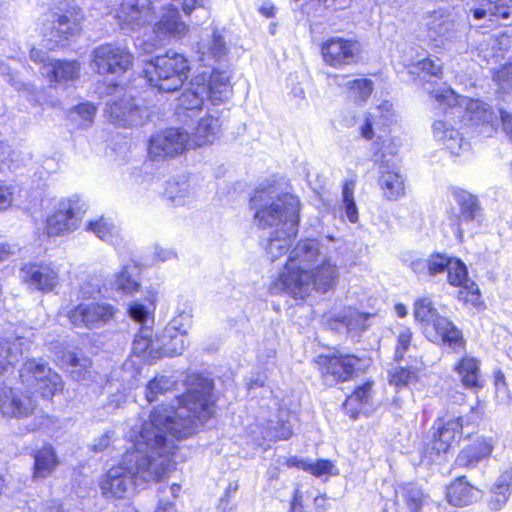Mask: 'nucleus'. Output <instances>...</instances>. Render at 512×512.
Instances as JSON below:
<instances>
[{
  "label": "nucleus",
  "instance_id": "obj_60",
  "mask_svg": "<svg viewBox=\"0 0 512 512\" xmlns=\"http://www.w3.org/2000/svg\"><path fill=\"white\" fill-rule=\"evenodd\" d=\"M32 160L30 152H24L18 149H11L8 155L3 158V161L7 162L11 169H18L22 166H26Z\"/></svg>",
  "mask_w": 512,
  "mask_h": 512
},
{
  "label": "nucleus",
  "instance_id": "obj_56",
  "mask_svg": "<svg viewBox=\"0 0 512 512\" xmlns=\"http://www.w3.org/2000/svg\"><path fill=\"white\" fill-rule=\"evenodd\" d=\"M158 491L161 496L155 512H176L174 504L168 499V496L175 498L180 491V486L175 483L170 486L162 485Z\"/></svg>",
  "mask_w": 512,
  "mask_h": 512
},
{
  "label": "nucleus",
  "instance_id": "obj_38",
  "mask_svg": "<svg viewBox=\"0 0 512 512\" xmlns=\"http://www.w3.org/2000/svg\"><path fill=\"white\" fill-rule=\"evenodd\" d=\"M227 52L228 48L223 37L214 32L211 39L200 47L199 53L201 57L199 60L203 62V65L211 66L216 62L222 61L226 57Z\"/></svg>",
  "mask_w": 512,
  "mask_h": 512
},
{
  "label": "nucleus",
  "instance_id": "obj_24",
  "mask_svg": "<svg viewBox=\"0 0 512 512\" xmlns=\"http://www.w3.org/2000/svg\"><path fill=\"white\" fill-rule=\"evenodd\" d=\"M199 79L201 91L205 92V95L213 105L225 102L232 95L230 76L227 72L213 70L207 83L203 77Z\"/></svg>",
  "mask_w": 512,
  "mask_h": 512
},
{
  "label": "nucleus",
  "instance_id": "obj_31",
  "mask_svg": "<svg viewBox=\"0 0 512 512\" xmlns=\"http://www.w3.org/2000/svg\"><path fill=\"white\" fill-rule=\"evenodd\" d=\"M446 496L451 505L464 507L478 501L482 493L478 488L465 481L464 477H460L447 488Z\"/></svg>",
  "mask_w": 512,
  "mask_h": 512
},
{
  "label": "nucleus",
  "instance_id": "obj_52",
  "mask_svg": "<svg viewBox=\"0 0 512 512\" xmlns=\"http://www.w3.org/2000/svg\"><path fill=\"white\" fill-rule=\"evenodd\" d=\"M402 495L411 512H419L421 507L426 505L429 501L428 496L413 484L404 486L402 489Z\"/></svg>",
  "mask_w": 512,
  "mask_h": 512
},
{
  "label": "nucleus",
  "instance_id": "obj_40",
  "mask_svg": "<svg viewBox=\"0 0 512 512\" xmlns=\"http://www.w3.org/2000/svg\"><path fill=\"white\" fill-rule=\"evenodd\" d=\"M392 116L391 104L388 102L378 106L375 111L367 114L364 124L361 126V135L367 140L374 137V128L386 125Z\"/></svg>",
  "mask_w": 512,
  "mask_h": 512
},
{
  "label": "nucleus",
  "instance_id": "obj_57",
  "mask_svg": "<svg viewBox=\"0 0 512 512\" xmlns=\"http://www.w3.org/2000/svg\"><path fill=\"white\" fill-rule=\"evenodd\" d=\"M91 360L88 357L83 355H75V359L71 361L66 368L68 372H70L71 376L76 381L85 380L86 374L89 373V369L91 368Z\"/></svg>",
  "mask_w": 512,
  "mask_h": 512
},
{
  "label": "nucleus",
  "instance_id": "obj_20",
  "mask_svg": "<svg viewBox=\"0 0 512 512\" xmlns=\"http://www.w3.org/2000/svg\"><path fill=\"white\" fill-rule=\"evenodd\" d=\"M360 45L356 41L340 37L330 38L321 47L322 57L328 65L341 68L357 61Z\"/></svg>",
  "mask_w": 512,
  "mask_h": 512
},
{
  "label": "nucleus",
  "instance_id": "obj_50",
  "mask_svg": "<svg viewBox=\"0 0 512 512\" xmlns=\"http://www.w3.org/2000/svg\"><path fill=\"white\" fill-rule=\"evenodd\" d=\"M293 434L290 419L279 417L276 422H270L262 432L263 439L269 441L287 440Z\"/></svg>",
  "mask_w": 512,
  "mask_h": 512
},
{
  "label": "nucleus",
  "instance_id": "obj_6",
  "mask_svg": "<svg viewBox=\"0 0 512 512\" xmlns=\"http://www.w3.org/2000/svg\"><path fill=\"white\" fill-rule=\"evenodd\" d=\"M189 71L187 58L176 52L151 59L143 70L150 85L165 93L180 89L188 79Z\"/></svg>",
  "mask_w": 512,
  "mask_h": 512
},
{
  "label": "nucleus",
  "instance_id": "obj_9",
  "mask_svg": "<svg viewBox=\"0 0 512 512\" xmlns=\"http://www.w3.org/2000/svg\"><path fill=\"white\" fill-rule=\"evenodd\" d=\"M133 59L127 46L116 42L105 43L93 49L90 67L100 75H122L132 67Z\"/></svg>",
  "mask_w": 512,
  "mask_h": 512
},
{
  "label": "nucleus",
  "instance_id": "obj_64",
  "mask_svg": "<svg viewBox=\"0 0 512 512\" xmlns=\"http://www.w3.org/2000/svg\"><path fill=\"white\" fill-rule=\"evenodd\" d=\"M128 312L134 321L142 324V327H148L147 323L149 322V313L144 305L133 303L129 306Z\"/></svg>",
  "mask_w": 512,
  "mask_h": 512
},
{
  "label": "nucleus",
  "instance_id": "obj_44",
  "mask_svg": "<svg viewBox=\"0 0 512 512\" xmlns=\"http://www.w3.org/2000/svg\"><path fill=\"white\" fill-rule=\"evenodd\" d=\"M372 383L366 382L359 386L351 395H349L343 404V408L352 419H356L361 407L367 404L371 396Z\"/></svg>",
  "mask_w": 512,
  "mask_h": 512
},
{
  "label": "nucleus",
  "instance_id": "obj_15",
  "mask_svg": "<svg viewBox=\"0 0 512 512\" xmlns=\"http://www.w3.org/2000/svg\"><path fill=\"white\" fill-rule=\"evenodd\" d=\"M83 214V204L78 199L61 201L56 211L47 217L45 234L48 237H57L75 231Z\"/></svg>",
  "mask_w": 512,
  "mask_h": 512
},
{
  "label": "nucleus",
  "instance_id": "obj_28",
  "mask_svg": "<svg viewBox=\"0 0 512 512\" xmlns=\"http://www.w3.org/2000/svg\"><path fill=\"white\" fill-rule=\"evenodd\" d=\"M223 123L219 111L210 112L198 122L191 143L198 147L212 144L221 135Z\"/></svg>",
  "mask_w": 512,
  "mask_h": 512
},
{
  "label": "nucleus",
  "instance_id": "obj_14",
  "mask_svg": "<svg viewBox=\"0 0 512 512\" xmlns=\"http://www.w3.org/2000/svg\"><path fill=\"white\" fill-rule=\"evenodd\" d=\"M315 363L324 381L333 385L349 380L361 368L362 359L353 354L337 352L332 355H320Z\"/></svg>",
  "mask_w": 512,
  "mask_h": 512
},
{
  "label": "nucleus",
  "instance_id": "obj_43",
  "mask_svg": "<svg viewBox=\"0 0 512 512\" xmlns=\"http://www.w3.org/2000/svg\"><path fill=\"white\" fill-rule=\"evenodd\" d=\"M151 337L152 330L150 327H141L139 334L136 335L132 344L133 354L143 357L145 360H151L158 357L159 351L154 347L155 343Z\"/></svg>",
  "mask_w": 512,
  "mask_h": 512
},
{
  "label": "nucleus",
  "instance_id": "obj_34",
  "mask_svg": "<svg viewBox=\"0 0 512 512\" xmlns=\"http://www.w3.org/2000/svg\"><path fill=\"white\" fill-rule=\"evenodd\" d=\"M345 78L346 76L343 75L329 76V79H331L334 84L347 89L348 96L353 99L355 103H358L359 105L366 103L373 92V82L366 78L354 79L345 82Z\"/></svg>",
  "mask_w": 512,
  "mask_h": 512
},
{
  "label": "nucleus",
  "instance_id": "obj_30",
  "mask_svg": "<svg viewBox=\"0 0 512 512\" xmlns=\"http://www.w3.org/2000/svg\"><path fill=\"white\" fill-rule=\"evenodd\" d=\"M512 495V470L502 472L492 484L487 506L491 511H501Z\"/></svg>",
  "mask_w": 512,
  "mask_h": 512
},
{
  "label": "nucleus",
  "instance_id": "obj_61",
  "mask_svg": "<svg viewBox=\"0 0 512 512\" xmlns=\"http://www.w3.org/2000/svg\"><path fill=\"white\" fill-rule=\"evenodd\" d=\"M494 80L503 91L512 90V64H504L500 69L495 71Z\"/></svg>",
  "mask_w": 512,
  "mask_h": 512
},
{
  "label": "nucleus",
  "instance_id": "obj_49",
  "mask_svg": "<svg viewBox=\"0 0 512 512\" xmlns=\"http://www.w3.org/2000/svg\"><path fill=\"white\" fill-rule=\"evenodd\" d=\"M175 381L166 376L155 377L148 382L145 390V397L149 403L159 401L175 386Z\"/></svg>",
  "mask_w": 512,
  "mask_h": 512
},
{
  "label": "nucleus",
  "instance_id": "obj_48",
  "mask_svg": "<svg viewBox=\"0 0 512 512\" xmlns=\"http://www.w3.org/2000/svg\"><path fill=\"white\" fill-rule=\"evenodd\" d=\"M165 195L172 204L181 206L191 198V187L187 180L169 181L165 188Z\"/></svg>",
  "mask_w": 512,
  "mask_h": 512
},
{
  "label": "nucleus",
  "instance_id": "obj_41",
  "mask_svg": "<svg viewBox=\"0 0 512 512\" xmlns=\"http://www.w3.org/2000/svg\"><path fill=\"white\" fill-rule=\"evenodd\" d=\"M24 343L23 338H15L13 341L0 339V374L20 360Z\"/></svg>",
  "mask_w": 512,
  "mask_h": 512
},
{
  "label": "nucleus",
  "instance_id": "obj_29",
  "mask_svg": "<svg viewBox=\"0 0 512 512\" xmlns=\"http://www.w3.org/2000/svg\"><path fill=\"white\" fill-rule=\"evenodd\" d=\"M435 141L444 145L451 154L458 155L468 147L462 135L448 121L437 120L432 125Z\"/></svg>",
  "mask_w": 512,
  "mask_h": 512
},
{
  "label": "nucleus",
  "instance_id": "obj_16",
  "mask_svg": "<svg viewBox=\"0 0 512 512\" xmlns=\"http://www.w3.org/2000/svg\"><path fill=\"white\" fill-rule=\"evenodd\" d=\"M37 400L27 391L17 387H0V414L8 419L24 420L37 410Z\"/></svg>",
  "mask_w": 512,
  "mask_h": 512
},
{
  "label": "nucleus",
  "instance_id": "obj_3",
  "mask_svg": "<svg viewBox=\"0 0 512 512\" xmlns=\"http://www.w3.org/2000/svg\"><path fill=\"white\" fill-rule=\"evenodd\" d=\"M258 227L283 228L292 220L299 222V200L290 193L282 192L275 184L261 185L250 199Z\"/></svg>",
  "mask_w": 512,
  "mask_h": 512
},
{
  "label": "nucleus",
  "instance_id": "obj_62",
  "mask_svg": "<svg viewBox=\"0 0 512 512\" xmlns=\"http://www.w3.org/2000/svg\"><path fill=\"white\" fill-rule=\"evenodd\" d=\"M333 467L334 465L331 461L320 459L315 463L303 464L302 469L312 473L314 476L320 477L332 474Z\"/></svg>",
  "mask_w": 512,
  "mask_h": 512
},
{
  "label": "nucleus",
  "instance_id": "obj_17",
  "mask_svg": "<svg viewBox=\"0 0 512 512\" xmlns=\"http://www.w3.org/2000/svg\"><path fill=\"white\" fill-rule=\"evenodd\" d=\"M70 323L75 327L98 328L114 316V308L106 303H80L66 312Z\"/></svg>",
  "mask_w": 512,
  "mask_h": 512
},
{
  "label": "nucleus",
  "instance_id": "obj_21",
  "mask_svg": "<svg viewBox=\"0 0 512 512\" xmlns=\"http://www.w3.org/2000/svg\"><path fill=\"white\" fill-rule=\"evenodd\" d=\"M452 196L459 208L456 231L461 237L464 231L463 225L474 228L482 223V208L478 198L466 190L456 188L453 190Z\"/></svg>",
  "mask_w": 512,
  "mask_h": 512
},
{
  "label": "nucleus",
  "instance_id": "obj_4",
  "mask_svg": "<svg viewBox=\"0 0 512 512\" xmlns=\"http://www.w3.org/2000/svg\"><path fill=\"white\" fill-rule=\"evenodd\" d=\"M439 105H447L453 115L461 117V122L484 137L497 132L501 122L500 111L479 100L459 96L451 88H441L430 92Z\"/></svg>",
  "mask_w": 512,
  "mask_h": 512
},
{
  "label": "nucleus",
  "instance_id": "obj_33",
  "mask_svg": "<svg viewBox=\"0 0 512 512\" xmlns=\"http://www.w3.org/2000/svg\"><path fill=\"white\" fill-rule=\"evenodd\" d=\"M80 65L75 60H53L41 67L42 75L52 82H68L78 78Z\"/></svg>",
  "mask_w": 512,
  "mask_h": 512
},
{
  "label": "nucleus",
  "instance_id": "obj_5",
  "mask_svg": "<svg viewBox=\"0 0 512 512\" xmlns=\"http://www.w3.org/2000/svg\"><path fill=\"white\" fill-rule=\"evenodd\" d=\"M84 15L74 4L64 1L46 12L41 19V33L48 49L65 46L82 30Z\"/></svg>",
  "mask_w": 512,
  "mask_h": 512
},
{
  "label": "nucleus",
  "instance_id": "obj_7",
  "mask_svg": "<svg viewBox=\"0 0 512 512\" xmlns=\"http://www.w3.org/2000/svg\"><path fill=\"white\" fill-rule=\"evenodd\" d=\"M414 317L424 324L425 333L433 336L434 341H442L453 351L464 348L465 340L461 331L449 319L438 314L430 299L422 298L415 302Z\"/></svg>",
  "mask_w": 512,
  "mask_h": 512
},
{
  "label": "nucleus",
  "instance_id": "obj_23",
  "mask_svg": "<svg viewBox=\"0 0 512 512\" xmlns=\"http://www.w3.org/2000/svg\"><path fill=\"white\" fill-rule=\"evenodd\" d=\"M448 282L452 286L462 287L466 291H460V298L466 302L476 304L480 293L477 285L468 279L466 265L457 258H450L449 267L446 268Z\"/></svg>",
  "mask_w": 512,
  "mask_h": 512
},
{
  "label": "nucleus",
  "instance_id": "obj_2",
  "mask_svg": "<svg viewBox=\"0 0 512 512\" xmlns=\"http://www.w3.org/2000/svg\"><path fill=\"white\" fill-rule=\"evenodd\" d=\"M338 275V266L327 247L316 239H304L291 250L284 269L271 284L270 292L303 299L313 289L322 293L332 289Z\"/></svg>",
  "mask_w": 512,
  "mask_h": 512
},
{
  "label": "nucleus",
  "instance_id": "obj_22",
  "mask_svg": "<svg viewBox=\"0 0 512 512\" xmlns=\"http://www.w3.org/2000/svg\"><path fill=\"white\" fill-rule=\"evenodd\" d=\"M188 29V25L181 20L178 9L169 4L163 8L159 21L153 26V33L162 42L171 38H182Z\"/></svg>",
  "mask_w": 512,
  "mask_h": 512
},
{
  "label": "nucleus",
  "instance_id": "obj_42",
  "mask_svg": "<svg viewBox=\"0 0 512 512\" xmlns=\"http://www.w3.org/2000/svg\"><path fill=\"white\" fill-rule=\"evenodd\" d=\"M139 274L138 266L132 262L124 265L121 272L116 275L114 286L117 291L126 294H131L139 289Z\"/></svg>",
  "mask_w": 512,
  "mask_h": 512
},
{
  "label": "nucleus",
  "instance_id": "obj_36",
  "mask_svg": "<svg viewBox=\"0 0 512 512\" xmlns=\"http://www.w3.org/2000/svg\"><path fill=\"white\" fill-rule=\"evenodd\" d=\"M512 44V38L507 34L490 36L479 47V52L487 63H498L505 58Z\"/></svg>",
  "mask_w": 512,
  "mask_h": 512
},
{
  "label": "nucleus",
  "instance_id": "obj_10",
  "mask_svg": "<svg viewBox=\"0 0 512 512\" xmlns=\"http://www.w3.org/2000/svg\"><path fill=\"white\" fill-rule=\"evenodd\" d=\"M105 114L111 123L123 128L141 126L148 119L147 108L129 92L109 101Z\"/></svg>",
  "mask_w": 512,
  "mask_h": 512
},
{
  "label": "nucleus",
  "instance_id": "obj_27",
  "mask_svg": "<svg viewBox=\"0 0 512 512\" xmlns=\"http://www.w3.org/2000/svg\"><path fill=\"white\" fill-rule=\"evenodd\" d=\"M297 231L298 224L293 220L288 222V226L273 230L265 246V250L271 261H275L288 252Z\"/></svg>",
  "mask_w": 512,
  "mask_h": 512
},
{
  "label": "nucleus",
  "instance_id": "obj_32",
  "mask_svg": "<svg viewBox=\"0 0 512 512\" xmlns=\"http://www.w3.org/2000/svg\"><path fill=\"white\" fill-rule=\"evenodd\" d=\"M511 6L512 0H475L470 12L475 20L487 18L492 22L494 17L508 18Z\"/></svg>",
  "mask_w": 512,
  "mask_h": 512
},
{
  "label": "nucleus",
  "instance_id": "obj_54",
  "mask_svg": "<svg viewBox=\"0 0 512 512\" xmlns=\"http://www.w3.org/2000/svg\"><path fill=\"white\" fill-rule=\"evenodd\" d=\"M417 378V370L413 367H395L389 371V383L397 388L405 387Z\"/></svg>",
  "mask_w": 512,
  "mask_h": 512
},
{
  "label": "nucleus",
  "instance_id": "obj_13",
  "mask_svg": "<svg viewBox=\"0 0 512 512\" xmlns=\"http://www.w3.org/2000/svg\"><path fill=\"white\" fill-rule=\"evenodd\" d=\"M156 17L152 0H122L115 19L125 34L138 32L149 26Z\"/></svg>",
  "mask_w": 512,
  "mask_h": 512
},
{
  "label": "nucleus",
  "instance_id": "obj_51",
  "mask_svg": "<svg viewBox=\"0 0 512 512\" xmlns=\"http://www.w3.org/2000/svg\"><path fill=\"white\" fill-rule=\"evenodd\" d=\"M370 317L368 313H361L357 310L349 309L343 314L340 323L344 325L349 333H359L367 328V320Z\"/></svg>",
  "mask_w": 512,
  "mask_h": 512
},
{
  "label": "nucleus",
  "instance_id": "obj_46",
  "mask_svg": "<svg viewBox=\"0 0 512 512\" xmlns=\"http://www.w3.org/2000/svg\"><path fill=\"white\" fill-rule=\"evenodd\" d=\"M87 230L94 233L99 239L111 244H115L120 235L119 228L110 219L104 217L90 221Z\"/></svg>",
  "mask_w": 512,
  "mask_h": 512
},
{
  "label": "nucleus",
  "instance_id": "obj_11",
  "mask_svg": "<svg viewBox=\"0 0 512 512\" xmlns=\"http://www.w3.org/2000/svg\"><path fill=\"white\" fill-rule=\"evenodd\" d=\"M19 376L27 386L36 387L43 398L51 399L64 387L61 376L46 363L35 359L27 360L20 369Z\"/></svg>",
  "mask_w": 512,
  "mask_h": 512
},
{
  "label": "nucleus",
  "instance_id": "obj_45",
  "mask_svg": "<svg viewBox=\"0 0 512 512\" xmlns=\"http://www.w3.org/2000/svg\"><path fill=\"white\" fill-rule=\"evenodd\" d=\"M456 371L465 387L475 388L480 386L479 362L475 358L464 357L456 366Z\"/></svg>",
  "mask_w": 512,
  "mask_h": 512
},
{
  "label": "nucleus",
  "instance_id": "obj_1",
  "mask_svg": "<svg viewBox=\"0 0 512 512\" xmlns=\"http://www.w3.org/2000/svg\"><path fill=\"white\" fill-rule=\"evenodd\" d=\"M213 383L207 378L198 382L187 393L176 398L177 406L163 404L154 408L149 419L141 425H133L127 437L134 450L125 453V463L134 474V485L164 481L174 469L172 455L174 440L194 434L214 413L212 400Z\"/></svg>",
  "mask_w": 512,
  "mask_h": 512
},
{
  "label": "nucleus",
  "instance_id": "obj_63",
  "mask_svg": "<svg viewBox=\"0 0 512 512\" xmlns=\"http://www.w3.org/2000/svg\"><path fill=\"white\" fill-rule=\"evenodd\" d=\"M50 349L55 351V360L64 369H66L67 366L71 364V361L75 359V355L77 354L73 351L66 350L60 343H51Z\"/></svg>",
  "mask_w": 512,
  "mask_h": 512
},
{
  "label": "nucleus",
  "instance_id": "obj_47",
  "mask_svg": "<svg viewBox=\"0 0 512 512\" xmlns=\"http://www.w3.org/2000/svg\"><path fill=\"white\" fill-rule=\"evenodd\" d=\"M200 79L197 77L191 82V87L186 89L179 98V107L187 111L201 109L205 92L200 89Z\"/></svg>",
  "mask_w": 512,
  "mask_h": 512
},
{
  "label": "nucleus",
  "instance_id": "obj_26",
  "mask_svg": "<svg viewBox=\"0 0 512 512\" xmlns=\"http://www.w3.org/2000/svg\"><path fill=\"white\" fill-rule=\"evenodd\" d=\"M493 448L491 439L479 438L459 452L455 464L460 468L473 469L491 456Z\"/></svg>",
  "mask_w": 512,
  "mask_h": 512
},
{
  "label": "nucleus",
  "instance_id": "obj_37",
  "mask_svg": "<svg viewBox=\"0 0 512 512\" xmlns=\"http://www.w3.org/2000/svg\"><path fill=\"white\" fill-rule=\"evenodd\" d=\"M379 185L383 196L389 201H396L405 195V184L402 175L394 170H388L382 164L380 166Z\"/></svg>",
  "mask_w": 512,
  "mask_h": 512
},
{
  "label": "nucleus",
  "instance_id": "obj_39",
  "mask_svg": "<svg viewBox=\"0 0 512 512\" xmlns=\"http://www.w3.org/2000/svg\"><path fill=\"white\" fill-rule=\"evenodd\" d=\"M58 465V459L52 446H44L34 455L33 477L43 479L53 473Z\"/></svg>",
  "mask_w": 512,
  "mask_h": 512
},
{
  "label": "nucleus",
  "instance_id": "obj_18",
  "mask_svg": "<svg viewBox=\"0 0 512 512\" xmlns=\"http://www.w3.org/2000/svg\"><path fill=\"white\" fill-rule=\"evenodd\" d=\"M19 277L30 289L43 293L53 291L60 283L59 269L51 263H26Z\"/></svg>",
  "mask_w": 512,
  "mask_h": 512
},
{
  "label": "nucleus",
  "instance_id": "obj_59",
  "mask_svg": "<svg viewBox=\"0 0 512 512\" xmlns=\"http://www.w3.org/2000/svg\"><path fill=\"white\" fill-rule=\"evenodd\" d=\"M410 73L419 76L424 74L439 77L442 73V67L430 58H424L411 65Z\"/></svg>",
  "mask_w": 512,
  "mask_h": 512
},
{
  "label": "nucleus",
  "instance_id": "obj_12",
  "mask_svg": "<svg viewBox=\"0 0 512 512\" xmlns=\"http://www.w3.org/2000/svg\"><path fill=\"white\" fill-rule=\"evenodd\" d=\"M191 146V138L187 131L170 128L151 136L148 156L153 161H163L183 154Z\"/></svg>",
  "mask_w": 512,
  "mask_h": 512
},
{
  "label": "nucleus",
  "instance_id": "obj_19",
  "mask_svg": "<svg viewBox=\"0 0 512 512\" xmlns=\"http://www.w3.org/2000/svg\"><path fill=\"white\" fill-rule=\"evenodd\" d=\"M100 489L106 499H122L134 485V474L125 463V455L121 463L110 468L100 479Z\"/></svg>",
  "mask_w": 512,
  "mask_h": 512
},
{
  "label": "nucleus",
  "instance_id": "obj_8",
  "mask_svg": "<svg viewBox=\"0 0 512 512\" xmlns=\"http://www.w3.org/2000/svg\"><path fill=\"white\" fill-rule=\"evenodd\" d=\"M436 432L433 440L426 449V456L430 461H436L446 454L452 445L461 438L463 418L454 408L447 409L434 424Z\"/></svg>",
  "mask_w": 512,
  "mask_h": 512
},
{
  "label": "nucleus",
  "instance_id": "obj_55",
  "mask_svg": "<svg viewBox=\"0 0 512 512\" xmlns=\"http://www.w3.org/2000/svg\"><path fill=\"white\" fill-rule=\"evenodd\" d=\"M96 107L91 103H82L74 108L71 115L78 122V126L86 128L93 123Z\"/></svg>",
  "mask_w": 512,
  "mask_h": 512
},
{
  "label": "nucleus",
  "instance_id": "obj_25",
  "mask_svg": "<svg viewBox=\"0 0 512 512\" xmlns=\"http://www.w3.org/2000/svg\"><path fill=\"white\" fill-rule=\"evenodd\" d=\"M427 36L437 47L446 48V44L457 38L456 25L448 17L434 13L427 23Z\"/></svg>",
  "mask_w": 512,
  "mask_h": 512
},
{
  "label": "nucleus",
  "instance_id": "obj_58",
  "mask_svg": "<svg viewBox=\"0 0 512 512\" xmlns=\"http://www.w3.org/2000/svg\"><path fill=\"white\" fill-rule=\"evenodd\" d=\"M412 346V332L408 327L399 328L396 334V345H395V360L399 361L404 358L406 352L410 350Z\"/></svg>",
  "mask_w": 512,
  "mask_h": 512
},
{
  "label": "nucleus",
  "instance_id": "obj_35",
  "mask_svg": "<svg viewBox=\"0 0 512 512\" xmlns=\"http://www.w3.org/2000/svg\"><path fill=\"white\" fill-rule=\"evenodd\" d=\"M449 256L441 253L431 254L428 258H418L410 263L412 271L419 277L436 276L446 271L450 263Z\"/></svg>",
  "mask_w": 512,
  "mask_h": 512
},
{
  "label": "nucleus",
  "instance_id": "obj_53",
  "mask_svg": "<svg viewBox=\"0 0 512 512\" xmlns=\"http://www.w3.org/2000/svg\"><path fill=\"white\" fill-rule=\"evenodd\" d=\"M355 181L348 180L344 183L342 189V202L346 216L350 222L358 221V209L354 200Z\"/></svg>",
  "mask_w": 512,
  "mask_h": 512
}]
</instances>
